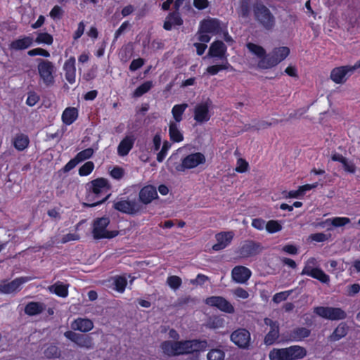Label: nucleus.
<instances>
[{
    "label": "nucleus",
    "instance_id": "b1692460",
    "mask_svg": "<svg viewBox=\"0 0 360 360\" xmlns=\"http://www.w3.org/2000/svg\"><path fill=\"white\" fill-rule=\"evenodd\" d=\"M226 52V46L221 41L213 42L209 49L208 55L211 57H217L219 58H224Z\"/></svg>",
    "mask_w": 360,
    "mask_h": 360
},
{
    "label": "nucleus",
    "instance_id": "9b49d317",
    "mask_svg": "<svg viewBox=\"0 0 360 360\" xmlns=\"http://www.w3.org/2000/svg\"><path fill=\"white\" fill-rule=\"evenodd\" d=\"M205 302L226 313L233 314L235 311L233 306L227 300L220 296L210 297L206 299Z\"/></svg>",
    "mask_w": 360,
    "mask_h": 360
},
{
    "label": "nucleus",
    "instance_id": "13d9d810",
    "mask_svg": "<svg viewBox=\"0 0 360 360\" xmlns=\"http://www.w3.org/2000/svg\"><path fill=\"white\" fill-rule=\"evenodd\" d=\"M63 11L59 6H55L50 11L49 15L53 20L60 19L63 16Z\"/></svg>",
    "mask_w": 360,
    "mask_h": 360
},
{
    "label": "nucleus",
    "instance_id": "1a4fd4ad",
    "mask_svg": "<svg viewBox=\"0 0 360 360\" xmlns=\"http://www.w3.org/2000/svg\"><path fill=\"white\" fill-rule=\"evenodd\" d=\"M250 333L245 328H238L231 335V340L240 348H248L250 343Z\"/></svg>",
    "mask_w": 360,
    "mask_h": 360
},
{
    "label": "nucleus",
    "instance_id": "7c9ffc66",
    "mask_svg": "<svg viewBox=\"0 0 360 360\" xmlns=\"http://www.w3.org/2000/svg\"><path fill=\"white\" fill-rule=\"evenodd\" d=\"M310 335V330L306 328H297L293 330L290 335L291 341L300 342Z\"/></svg>",
    "mask_w": 360,
    "mask_h": 360
},
{
    "label": "nucleus",
    "instance_id": "a878e982",
    "mask_svg": "<svg viewBox=\"0 0 360 360\" xmlns=\"http://www.w3.org/2000/svg\"><path fill=\"white\" fill-rule=\"evenodd\" d=\"M33 38L30 36L18 39L11 42L10 47L14 50H22L29 48L33 44Z\"/></svg>",
    "mask_w": 360,
    "mask_h": 360
},
{
    "label": "nucleus",
    "instance_id": "09e8293b",
    "mask_svg": "<svg viewBox=\"0 0 360 360\" xmlns=\"http://www.w3.org/2000/svg\"><path fill=\"white\" fill-rule=\"evenodd\" d=\"M94 150L91 148L84 149L77 154L76 159L79 162L89 159L94 155Z\"/></svg>",
    "mask_w": 360,
    "mask_h": 360
},
{
    "label": "nucleus",
    "instance_id": "58836bf2",
    "mask_svg": "<svg viewBox=\"0 0 360 360\" xmlns=\"http://www.w3.org/2000/svg\"><path fill=\"white\" fill-rule=\"evenodd\" d=\"M127 280L125 276H117L113 278L114 289L119 292H123L125 290Z\"/></svg>",
    "mask_w": 360,
    "mask_h": 360
},
{
    "label": "nucleus",
    "instance_id": "a211bd4d",
    "mask_svg": "<svg viewBox=\"0 0 360 360\" xmlns=\"http://www.w3.org/2000/svg\"><path fill=\"white\" fill-rule=\"evenodd\" d=\"M233 233L231 231L221 232L216 235L217 243L212 246V249L219 251L226 248L233 238Z\"/></svg>",
    "mask_w": 360,
    "mask_h": 360
},
{
    "label": "nucleus",
    "instance_id": "39448f33",
    "mask_svg": "<svg viewBox=\"0 0 360 360\" xmlns=\"http://www.w3.org/2000/svg\"><path fill=\"white\" fill-rule=\"evenodd\" d=\"M110 223L108 217H102L94 221L93 235L95 238H112L117 236L118 231L106 229Z\"/></svg>",
    "mask_w": 360,
    "mask_h": 360
},
{
    "label": "nucleus",
    "instance_id": "338daca9",
    "mask_svg": "<svg viewBox=\"0 0 360 360\" xmlns=\"http://www.w3.org/2000/svg\"><path fill=\"white\" fill-rule=\"evenodd\" d=\"M84 30H85V25H84V22L82 21L78 24L77 29L73 34L74 39L77 40L78 39H79L84 34Z\"/></svg>",
    "mask_w": 360,
    "mask_h": 360
},
{
    "label": "nucleus",
    "instance_id": "864d4df0",
    "mask_svg": "<svg viewBox=\"0 0 360 360\" xmlns=\"http://www.w3.org/2000/svg\"><path fill=\"white\" fill-rule=\"evenodd\" d=\"M170 148H171V143L169 142L165 141L163 143V146L162 147V149L158 153V154L157 155V160L159 162H162L164 160V159L167 156V151L169 150Z\"/></svg>",
    "mask_w": 360,
    "mask_h": 360
},
{
    "label": "nucleus",
    "instance_id": "79ce46f5",
    "mask_svg": "<svg viewBox=\"0 0 360 360\" xmlns=\"http://www.w3.org/2000/svg\"><path fill=\"white\" fill-rule=\"evenodd\" d=\"M230 65L229 63L226 60L224 63L220 65H214L209 66L206 69V72L211 75H217L220 70H226L229 68Z\"/></svg>",
    "mask_w": 360,
    "mask_h": 360
},
{
    "label": "nucleus",
    "instance_id": "f3484780",
    "mask_svg": "<svg viewBox=\"0 0 360 360\" xmlns=\"http://www.w3.org/2000/svg\"><path fill=\"white\" fill-rule=\"evenodd\" d=\"M352 73V68L349 66H342L333 69L330 74L331 79L337 84L346 81L347 77Z\"/></svg>",
    "mask_w": 360,
    "mask_h": 360
},
{
    "label": "nucleus",
    "instance_id": "423d86ee",
    "mask_svg": "<svg viewBox=\"0 0 360 360\" xmlns=\"http://www.w3.org/2000/svg\"><path fill=\"white\" fill-rule=\"evenodd\" d=\"M314 311L318 316L331 321L342 320L347 316L346 312L338 307H317Z\"/></svg>",
    "mask_w": 360,
    "mask_h": 360
},
{
    "label": "nucleus",
    "instance_id": "69168bd1",
    "mask_svg": "<svg viewBox=\"0 0 360 360\" xmlns=\"http://www.w3.org/2000/svg\"><path fill=\"white\" fill-rule=\"evenodd\" d=\"M342 164L346 172L352 174H354L356 172V167L354 164L352 162L347 160V158L345 159V161H343Z\"/></svg>",
    "mask_w": 360,
    "mask_h": 360
},
{
    "label": "nucleus",
    "instance_id": "412c9836",
    "mask_svg": "<svg viewBox=\"0 0 360 360\" xmlns=\"http://www.w3.org/2000/svg\"><path fill=\"white\" fill-rule=\"evenodd\" d=\"M134 141L135 137L133 134L127 135L118 145V155L120 156L127 155L132 148Z\"/></svg>",
    "mask_w": 360,
    "mask_h": 360
},
{
    "label": "nucleus",
    "instance_id": "de8ad7c7",
    "mask_svg": "<svg viewBox=\"0 0 360 360\" xmlns=\"http://www.w3.org/2000/svg\"><path fill=\"white\" fill-rule=\"evenodd\" d=\"M153 86V83L150 81H148L140 85L134 91V96L139 97L148 92Z\"/></svg>",
    "mask_w": 360,
    "mask_h": 360
},
{
    "label": "nucleus",
    "instance_id": "49530a36",
    "mask_svg": "<svg viewBox=\"0 0 360 360\" xmlns=\"http://www.w3.org/2000/svg\"><path fill=\"white\" fill-rule=\"evenodd\" d=\"M53 37L46 32L39 33L35 40V41L39 44H44L48 45H51L53 43Z\"/></svg>",
    "mask_w": 360,
    "mask_h": 360
},
{
    "label": "nucleus",
    "instance_id": "2eb2a0df",
    "mask_svg": "<svg viewBox=\"0 0 360 360\" xmlns=\"http://www.w3.org/2000/svg\"><path fill=\"white\" fill-rule=\"evenodd\" d=\"M200 26L204 32L212 34H221L224 25L217 19L210 18L202 20Z\"/></svg>",
    "mask_w": 360,
    "mask_h": 360
},
{
    "label": "nucleus",
    "instance_id": "5fc2aeb1",
    "mask_svg": "<svg viewBox=\"0 0 360 360\" xmlns=\"http://www.w3.org/2000/svg\"><path fill=\"white\" fill-rule=\"evenodd\" d=\"M291 292H292L291 290H288V291H283V292H280L276 293L274 295L272 300H273L274 302H275L276 304L280 303L282 301L285 300L288 297V296L291 294Z\"/></svg>",
    "mask_w": 360,
    "mask_h": 360
},
{
    "label": "nucleus",
    "instance_id": "72a5a7b5",
    "mask_svg": "<svg viewBox=\"0 0 360 360\" xmlns=\"http://www.w3.org/2000/svg\"><path fill=\"white\" fill-rule=\"evenodd\" d=\"M347 333V326L345 323H341L335 328L330 338L332 341H337L345 337Z\"/></svg>",
    "mask_w": 360,
    "mask_h": 360
},
{
    "label": "nucleus",
    "instance_id": "5701e85b",
    "mask_svg": "<svg viewBox=\"0 0 360 360\" xmlns=\"http://www.w3.org/2000/svg\"><path fill=\"white\" fill-rule=\"evenodd\" d=\"M183 24V20L179 13L176 11L169 13L164 22L163 27L166 30H171L174 26H180Z\"/></svg>",
    "mask_w": 360,
    "mask_h": 360
},
{
    "label": "nucleus",
    "instance_id": "bf43d9fd",
    "mask_svg": "<svg viewBox=\"0 0 360 360\" xmlns=\"http://www.w3.org/2000/svg\"><path fill=\"white\" fill-rule=\"evenodd\" d=\"M328 238L329 236L323 233H316L309 236L310 240L318 243L326 241Z\"/></svg>",
    "mask_w": 360,
    "mask_h": 360
},
{
    "label": "nucleus",
    "instance_id": "4d7b16f0",
    "mask_svg": "<svg viewBox=\"0 0 360 360\" xmlns=\"http://www.w3.org/2000/svg\"><path fill=\"white\" fill-rule=\"evenodd\" d=\"M266 222L265 220L261 218L253 219L251 224L252 227L259 231H262L266 229Z\"/></svg>",
    "mask_w": 360,
    "mask_h": 360
},
{
    "label": "nucleus",
    "instance_id": "4c0bfd02",
    "mask_svg": "<svg viewBox=\"0 0 360 360\" xmlns=\"http://www.w3.org/2000/svg\"><path fill=\"white\" fill-rule=\"evenodd\" d=\"M29 144V139L27 136L19 134L16 136L14 140V146L18 150H23Z\"/></svg>",
    "mask_w": 360,
    "mask_h": 360
},
{
    "label": "nucleus",
    "instance_id": "603ef678",
    "mask_svg": "<svg viewBox=\"0 0 360 360\" xmlns=\"http://www.w3.org/2000/svg\"><path fill=\"white\" fill-rule=\"evenodd\" d=\"M231 293L238 299L245 300L250 297L249 292L241 287L231 290Z\"/></svg>",
    "mask_w": 360,
    "mask_h": 360
},
{
    "label": "nucleus",
    "instance_id": "e2e57ef3",
    "mask_svg": "<svg viewBox=\"0 0 360 360\" xmlns=\"http://www.w3.org/2000/svg\"><path fill=\"white\" fill-rule=\"evenodd\" d=\"M360 291V285L354 283L347 287V295L348 296H354L358 294Z\"/></svg>",
    "mask_w": 360,
    "mask_h": 360
},
{
    "label": "nucleus",
    "instance_id": "a19ab883",
    "mask_svg": "<svg viewBox=\"0 0 360 360\" xmlns=\"http://www.w3.org/2000/svg\"><path fill=\"white\" fill-rule=\"evenodd\" d=\"M282 229V224L277 220H269L266 222V230L269 233H277Z\"/></svg>",
    "mask_w": 360,
    "mask_h": 360
},
{
    "label": "nucleus",
    "instance_id": "9d476101",
    "mask_svg": "<svg viewBox=\"0 0 360 360\" xmlns=\"http://www.w3.org/2000/svg\"><path fill=\"white\" fill-rule=\"evenodd\" d=\"M210 101L198 103L194 108V120L198 123L207 122L211 117L210 113Z\"/></svg>",
    "mask_w": 360,
    "mask_h": 360
},
{
    "label": "nucleus",
    "instance_id": "c85d7f7f",
    "mask_svg": "<svg viewBox=\"0 0 360 360\" xmlns=\"http://www.w3.org/2000/svg\"><path fill=\"white\" fill-rule=\"evenodd\" d=\"M78 117V112L75 108H67L62 114V120L64 124L70 125L72 124Z\"/></svg>",
    "mask_w": 360,
    "mask_h": 360
},
{
    "label": "nucleus",
    "instance_id": "680f3d73",
    "mask_svg": "<svg viewBox=\"0 0 360 360\" xmlns=\"http://www.w3.org/2000/svg\"><path fill=\"white\" fill-rule=\"evenodd\" d=\"M210 33L207 32L202 31V27L200 26L198 32V39L204 44L208 43L210 41V36L209 35Z\"/></svg>",
    "mask_w": 360,
    "mask_h": 360
},
{
    "label": "nucleus",
    "instance_id": "cd10ccee",
    "mask_svg": "<svg viewBox=\"0 0 360 360\" xmlns=\"http://www.w3.org/2000/svg\"><path fill=\"white\" fill-rule=\"evenodd\" d=\"M45 309V305L43 303L37 302H30L25 307V312L29 316H35L39 314Z\"/></svg>",
    "mask_w": 360,
    "mask_h": 360
},
{
    "label": "nucleus",
    "instance_id": "052dcab7",
    "mask_svg": "<svg viewBox=\"0 0 360 360\" xmlns=\"http://www.w3.org/2000/svg\"><path fill=\"white\" fill-rule=\"evenodd\" d=\"M277 122L274 121V122H269L265 120L258 121L254 125H252V128L255 130H262L268 128L269 127L276 124Z\"/></svg>",
    "mask_w": 360,
    "mask_h": 360
},
{
    "label": "nucleus",
    "instance_id": "774afa93",
    "mask_svg": "<svg viewBox=\"0 0 360 360\" xmlns=\"http://www.w3.org/2000/svg\"><path fill=\"white\" fill-rule=\"evenodd\" d=\"M110 176L115 179H120L124 176V170L120 167H114L110 172Z\"/></svg>",
    "mask_w": 360,
    "mask_h": 360
},
{
    "label": "nucleus",
    "instance_id": "0e129e2a",
    "mask_svg": "<svg viewBox=\"0 0 360 360\" xmlns=\"http://www.w3.org/2000/svg\"><path fill=\"white\" fill-rule=\"evenodd\" d=\"M144 60L142 58L134 59L131 61L129 65V70L131 71H136L143 66Z\"/></svg>",
    "mask_w": 360,
    "mask_h": 360
},
{
    "label": "nucleus",
    "instance_id": "dca6fc26",
    "mask_svg": "<svg viewBox=\"0 0 360 360\" xmlns=\"http://www.w3.org/2000/svg\"><path fill=\"white\" fill-rule=\"evenodd\" d=\"M251 271L245 266H238L233 269L231 276L233 280L238 283H246L251 276Z\"/></svg>",
    "mask_w": 360,
    "mask_h": 360
},
{
    "label": "nucleus",
    "instance_id": "bb28decb",
    "mask_svg": "<svg viewBox=\"0 0 360 360\" xmlns=\"http://www.w3.org/2000/svg\"><path fill=\"white\" fill-rule=\"evenodd\" d=\"M169 134L170 139L174 142H181L184 140V136L180 130V124L176 122L169 123Z\"/></svg>",
    "mask_w": 360,
    "mask_h": 360
},
{
    "label": "nucleus",
    "instance_id": "393cba45",
    "mask_svg": "<svg viewBox=\"0 0 360 360\" xmlns=\"http://www.w3.org/2000/svg\"><path fill=\"white\" fill-rule=\"evenodd\" d=\"M288 360H295L304 358L307 355L306 349L299 345H293L286 348Z\"/></svg>",
    "mask_w": 360,
    "mask_h": 360
},
{
    "label": "nucleus",
    "instance_id": "7ed1b4c3",
    "mask_svg": "<svg viewBox=\"0 0 360 360\" xmlns=\"http://www.w3.org/2000/svg\"><path fill=\"white\" fill-rule=\"evenodd\" d=\"M38 63L37 70L40 79L43 81V83L46 86H51L54 84V74L56 72L55 65L48 60L44 59H37Z\"/></svg>",
    "mask_w": 360,
    "mask_h": 360
},
{
    "label": "nucleus",
    "instance_id": "ea45409f",
    "mask_svg": "<svg viewBox=\"0 0 360 360\" xmlns=\"http://www.w3.org/2000/svg\"><path fill=\"white\" fill-rule=\"evenodd\" d=\"M318 268V262L316 259L314 257H311L305 262V265L301 274L307 276L311 271L314 269H317Z\"/></svg>",
    "mask_w": 360,
    "mask_h": 360
},
{
    "label": "nucleus",
    "instance_id": "6e6552de",
    "mask_svg": "<svg viewBox=\"0 0 360 360\" xmlns=\"http://www.w3.org/2000/svg\"><path fill=\"white\" fill-rule=\"evenodd\" d=\"M205 162V157L201 153H195L190 154L185 157L181 162V165L177 167L179 171H183L186 169H193L200 165Z\"/></svg>",
    "mask_w": 360,
    "mask_h": 360
},
{
    "label": "nucleus",
    "instance_id": "3c124183",
    "mask_svg": "<svg viewBox=\"0 0 360 360\" xmlns=\"http://www.w3.org/2000/svg\"><path fill=\"white\" fill-rule=\"evenodd\" d=\"M350 219L345 217H335L331 218L332 226L338 228L344 226L350 223Z\"/></svg>",
    "mask_w": 360,
    "mask_h": 360
},
{
    "label": "nucleus",
    "instance_id": "c03bdc74",
    "mask_svg": "<svg viewBox=\"0 0 360 360\" xmlns=\"http://www.w3.org/2000/svg\"><path fill=\"white\" fill-rule=\"evenodd\" d=\"M207 327L210 328L217 329L223 328L224 326V320L223 318L219 316H214L208 321L207 323Z\"/></svg>",
    "mask_w": 360,
    "mask_h": 360
},
{
    "label": "nucleus",
    "instance_id": "c756f323",
    "mask_svg": "<svg viewBox=\"0 0 360 360\" xmlns=\"http://www.w3.org/2000/svg\"><path fill=\"white\" fill-rule=\"evenodd\" d=\"M187 108L188 105L186 103L174 105L172 109L174 120H171L169 122H176L179 124L182 120L183 114Z\"/></svg>",
    "mask_w": 360,
    "mask_h": 360
},
{
    "label": "nucleus",
    "instance_id": "473e14b6",
    "mask_svg": "<svg viewBox=\"0 0 360 360\" xmlns=\"http://www.w3.org/2000/svg\"><path fill=\"white\" fill-rule=\"evenodd\" d=\"M247 48L253 55L260 59L259 62L264 58H268V56H266L265 50L261 46L253 43H248L247 44Z\"/></svg>",
    "mask_w": 360,
    "mask_h": 360
},
{
    "label": "nucleus",
    "instance_id": "20e7f679",
    "mask_svg": "<svg viewBox=\"0 0 360 360\" xmlns=\"http://www.w3.org/2000/svg\"><path fill=\"white\" fill-rule=\"evenodd\" d=\"M290 53L289 48L281 46L276 48L271 54L268 55V58H264L258 63L261 68H269L276 65L283 61Z\"/></svg>",
    "mask_w": 360,
    "mask_h": 360
},
{
    "label": "nucleus",
    "instance_id": "8fccbe9b",
    "mask_svg": "<svg viewBox=\"0 0 360 360\" xmlns=\"http://www.w3.org/2000/svg\"><path fill=\"white\" fill-rule=\"evenodd\" d=\"M94 169V164L91 161L85 162L79 169V174L82 176H88Z\"/></svg>",
    "mask_w": 360,
    "mask_h": 360
},
{
    "label": "nucleus",
    "instance_id": "ddd939ff",
    "mask_svg": "<svg viewBox=\"0 0 360 360\" xmlns=\"http://www.w3.org/2000/svg\"><path fill=\"white\" fill-rule=\"evenodd\" d=\"M32 280L31 277H19L9 283H4L0 285V292L5 294H11L20 290L22 284Z\"/></svg>",
    "mask_w": 360,
    "mask_h": 360
},
{
    "label": "nucleus",
    "instance_id": "f704fd0d",
    "mask_svg": "<svg viewBox=\"0 0 360 360\" xmlns=\"http://www.w3.org/2000/svg\"><path fill=\"white\" fill-rule=\"evenodd\" d=\"M80 347L90 349L94 347L93 338L89 335H79L76 343Z\"/></svg>",
    "mask_w": 360,
    "mask_h": 360
},
{
    "label": "nucleus",
    "instance_id": "0eeeda50",
    "mask_svg": "<svg viewBox=\"0 0 360 360\" xmlns=\"http://www.w3.org/2000/svg\"><path fill=\"white\" fill-rule=\"evenodd\" d=\"M254 11L257 20L266 29L269 30L274 26V17L266 6L261 4H257L255 7Z\"/></svg>",
    "mask_w": 360,
    "mask_h": 360
},
{
    "label": "nucleus",
    "instance_id": "6ab92c4d",
    "mask_svg": "<svg viewBox=\"0 0 360 360\" xmlns=\"http://www.w3.org/2000/svg\"><path fill=\"white\" fill-rule=\"evenodd\" d=\"M75 62V57L72 56L65 62L63 65L65 79L71 84H74L76 81Z\"/></svg>",
    "mask_w": 360,
    "mask_h": 360
},
{
    "label": "nucleus",
    "instance_id": "f8f14e48",
    "mask_svg": "<svg viewBox=\"0 0 360 360\" xmlns=\"http://www.w3.org/2000/svg\"><path fill=\"white\" fill-rule=\"evenodd\" d=\"M264 321L265 325L270 327V330L266 335L264 342L266 345H273L279 337V323L269 318H265Z\"/></svg>",
    "mask_w": 360,
    "mask_h": 360
},
{
    "label": "nucleus",
    "instance_id": "e433bc0d",
    "mask_svg": "<svg viewBox=\"0 0 360 360\" xmlns=\"http://www.w3.org/2000/svg\"><path fill=\"white\" fill-rule=\"evenodd\" d=\"M307 276L319 280L323 283H328L330 281V277L320 268L311 271Z\"/></svg>",
    "mask_w": 360,
    "mask_h": 360
},
{
    "label": "nucleus",
    "instance_id": "f03ea898",
    "mask_svg": "<svg viewBox=\"0 0 360 360\" xmlns=\"http://www.w3.org/2000/svg\"><path fill=\"white\" fill-rule=\"evenodd\" d=\"M87 200L92 201L88 204L89 207H94L105 202L110 196V186L108 180L98 178L91 181L88 188Z\"/></svg>",
    "mask_w": 360,
    "mask_h": 360
},
{
    "label": "nucleus",
    "instance_id": "4be33fe9",
    "mask_svg": "<svg viewBox=\"0 0 360 360\" xmlns=\"http://www.w3.org/2000/svg\"><path fill=\"white\" fill-rule=\"evenodd\" d=\"M72 329L83 333L90 331L94 328V323L89 319L78 318L71 323Z\"/></svg>",
    "mask_w": 360,
    "mask_h": 360
},
{
    "label": "nucleus",
    "instance_id": "c9c22d12",
    "mask_svg": "<svg viewBox=\"0 0 360 360\" xmlns=\"http://www.w3.org/2000/svg\"><path fill=\"white\" fill-rule=\"evenodd\" d=\"M269 357L270 360H288L286 348H274L270 351Z\"/></svg>",
    "mask_w": 360,
    "mask_h": 360
},
{
    "label": "nucleus",
    "instance_id": "2f4dec72",
    "mask_svg": "<svg viewBox=\"0 0 360 360\" xmlns=\"http://www.w3.org/2000/svg\"><path fill=\"white\" fill-rule=\"evenodd\" d=\"M49 290L61 297H66L68 295V286L60 282L49 286Z\"/></svg>",
    "mask_w": 360,
    "mask_h": 360
},
{
    "label": "nucleus",
    "instance_id": "6e6d98bb",
    "mask_svg": "<svg viewBox=\"0 0 360 360\" xmlns=\"http://www.w3.org/2000/svg\"><path fill=\"white\" fill-rule=\"evenodd\" d=\"M27 54L30 56H41L45 58H48L50 56L49 52L44 49H41V48H36V49L30 50L27 52Z\"/></svg>",
    "mask_w": 360,
    "mask_h": 360
},
{
    "label": "nucleus",
    "instance_id": "a18cd8bd",
    "mask_svg": "<svg viewBox=\"0 0 360 360\" xmlns=\"http://www.w3.org/2000/svg\"><path fill=\"white\" fill-rule=\"evenodd\" d=\"M181 283V278L177 276H170L167 278V284L174 290L179 289Z\"/></svg>",
    "mask_w": 360,
    "mask_h": 360
},
{
    "label": "nucleus",
    "instance_id": "4468645a",
    "mask_svg": "<svg viewBox=\"0 0 360 360\" xmlns=\"http://www.w3.org/2000/svg\"><path fill=\"white\" fill-rule=\"evenodd\" d=\"M114 207L127 214H135L141 210V205L135 200H120L114 203Z\"/></svg>",
    "mask_w": 360,
    "mask_h": 360
},
{
    "label": "nucleus",
    "instance_id": "37998d69",
    "mask_svg": "<svg viewBox=\"0 0 360 360\" xmlns=\"http://www.w3.org/2000/svg\"><path fill=\"white\" fill-rule=\"evenodd\" d=\"M225 354L220 349H211L207 354V360H224Z\"/></svg>",
    "mask_w": 360,
    "mask_h": 360
},
{
    "label": "nucleus",
    "instance_id": "f257e3e1",
    "mask_svg": "<svg viewBox=\"0 0 360 360\" xmlns=\"http://www.w3.org/2000/svg\"><path fill=\"white\" fill-rule=\"evenodd\" d=\"M207 347V342L206 340H198L177 342L167 340L160 345L162 352L169 356L200 352L205 351Z\"/></svg>",
    "mask_w": 360,
    "mask_h": 360
},
{
    "label": "nucleus",
    "instance_id": "aec40b11",
    "mask_svg": "<svg viewBox=\"0 0 360 360\" xmlns=\"http://www.w3.org/2000/svg\"><path fill=\"white\" fill-rule=\"evenodd\" d=\"M157 198L156 188L151 185L144 186L139 192V199L144 204H148Z\"/></svg>",
    "mask_w": 360,
    "mask_h": 360
}]
</instances>
